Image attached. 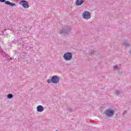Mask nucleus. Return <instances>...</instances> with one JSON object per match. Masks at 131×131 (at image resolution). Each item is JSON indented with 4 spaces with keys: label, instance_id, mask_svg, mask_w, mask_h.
Masks as SVG:
<instances>
[{
    "label": "nucleus",
    "instance_id": "obj_1",
    "mask_svg": "<svg viewBox=\"0 0 131 131\" xmlns=\"http://www.w3.org/2000/svg\"><path fill=\"white\" fill-rule=\"evenodd\" d=\"M71 31V27L68 26H66L62 27V29L59 32V34L61 36H66V35H69V33Z\"/></svg>",
    "mask_w": 131,
    "mask_h": 131
},
{
    "label": "nucleus",
    "instance_id": "obj_14",
    "mask_svg": "<svg viewBox=\"0 0 131 131\" xmlns=\"http://www.w3.org/2000/svg\"><path fill=\"white\" fill-rule=\"evenodd\" d=\"M13 97H14V95H13V94H9L7 95L8 99H12Z\"/></svg>",
    "mask_w": 131,
    "mask_h": 131
},
{
    "label": "nucleus",
    "instance_id": "obj_7",
    "mask_svg": "<svg viewBox=\"0 0 131 131\" xmlns=\"http://www.w3.org/2000/svg\"><path fill=\"white\" fill-rule=\"evenodd\" d=\"M19 4L24 8L25 9H27L29 8V5L28 2L22 0L19 2Z\"/></svg>",
    "mask_w": 131,
    "mask_h": 131
},
{
    "label": "nucleus",
    "instance_id": "obj_4",
    "mask_svg": "<svg viewBox=\"0 0 131 131\" xmlns=\"http://www.w3.org/2000/svg\"><path fill=\"white\" fill-rule=\"evenodd\" d=\"M63 57L66 61H70L72 59V53L71 52H66L63 54Z\"/></svg>",
    "mask_w": 131,
    "mask_h": 131
},
{
    "label": "nucleus",
    "instance_id": "obj_5",
    "mask_svg": "<svg viewBox=\"0 0 131 131\" xmlns=\"http://www.w3.org/2000/svg\"><path fill=\"white\" fill-rule=\"evenodd\" d=\"M104 114H105L107 117H112V116L114 115V111L111 110V108H108L104 112Z\"/></svg>",
    "mask_w": 131,
    "mask_h": 131
},
{
    "label": "nucleus",
    "instance_id": "obj_19",
    "mask_svg": "<svg viewBox=\"0 0 131 131\" xmlns=\"http://www.w3.org/2000/svg\"><path fill=\"white\" fill-rule=\"evenodd\" d=\"M129 53L131 54V50L129 51Z\"/></svg>",
    "mask_w": 131,
    "mask_h": 131
},
{
    "label": "nucleus",
    "instance_id": "obj_17",
    "mask_svg": "<svg viewBox=\"0 0 131 131\" xmlns=\"http://www.w3.org/2000/svg\"><path fill=\"white\" fill-rule=\"evenodd\" d=\"M124 113H126V111H124V113L123 114V117H124Z\"/></svg>",
    "mask_w": 131,
    "mask_h": 131
},
{
    "label": "nucleus",
    "instance_id": "obj_13",
    "mask_svg": "<svg viewBox=\"0 0 131 131\" xmlns=\"http://www.w3.org/2000/svg\"><path fill=\"white\" fill-rule=\"evenodd\" d=\"M95 53H96V51L95 50H90L89 51V53L90 54V55H93V54H95Z\"/></svg>",
    "mask_w": 131,
    "mask_h": 131
},
{
    "label": "nucleus",
    "instance_id": "obj_2",
    "mask_svg": "<svg viewBox=\"0 0 131 131\" xmlns=\"http://www.w3.org/2000/svg\"><path fill=\"white\" fill-rule=\"evenodd\" d=\"M60 81V78L58 76L55 75L52 77L51 79H48V83H59Z\"/></svg>",
    "mask_w": 131,
    "mask_h": 131
},
{
    "label": "nucleus",
    "instance_id": "obj_12",
    "mask_svg": "<svg viewBox=\"0 0 131 131\" xmlns=\"http://www.w3.org/2000/svg\"><path fill=\"white\" fill-rule=\"evenodd\" d=\"M123 45L124 46V47H126V48H127V47H129L130 44L128 43L127 42V41H124V42H123Z\"/></svg>",
    "mask_w": 131,
    "mask_h": 131
},
{
    "label": "nucleus",
    "instance_id": "obj_16",
    "mask_svg": "<svg viewBox=\"0 0 131 131\" xmlns=\"http://www.w3.org/2000/svg\"><path fill=\"white\" fill-rule=\"evenodd\" d=\"M68 110H69V112H72V109L70 107H69Z\"/></svg>",
    "mask_w": 131,
    "mask_h": 131
},
{
    "label": "nucleus",
    "instance_id": "obj_18",
    "mask_svg": "<svg viewBox=\"0 0 131 131\" xmlns=\"http://www.w3.org/2000/svg\"><path fill=\"white\" fill-rule=\"evenodd\" d=\"M13 59H14V58H13V57H10V59H9V60H13Z\"/></svg>",
    "mask_w": 131,
    "mask_h": 131
},
{
    "label": "nucleus",
    "instance_id": "obj_11",
    "mask_svg": "<svg viewBox=\"0 0 131 131\" xmlns=\"http://www.w3.org/2000/svg\"><path fill=\"white\" fill-rule=\"evenodd\" d=\"M1 54L3 56H4V57H7V58H9L10 57L8 54L6 53V52L3 50L2 51Z\"/></svg>",
    "mask_w": 131,
    "mask_h": 131
},
{
    "label": "nucleus",
    "instance_id": "obj_15",
    "mask_svg": "<svg viewBox=\"0 0 131 131\" xmlns=\"http://www.w3.org/2000/svg\"><path fill=\"white\" fill-rule=\"evenodd\" d=\"M113 68L114 69H118V66H114Z\"/></svg>",
    "mask_w": 131,
    "mask_h": 131
},
{
    "label": "nucleus",
    "instance_id": "obj_10",
    "mask_svg": "<svg viewBox=\"0 0 131 131\" xmlns=\"http://www.w3.org/2000/svg\"><path fill=\"white\" fill-rule=\"evenodd\" d=\"M122 92L119 91V90H115V95L116 96H120V94H122Z\"/></svg>",
    "mask_w": 131,
    "mask_h": 131
},
{
    "label": "nucleus",
    "instance_id": "obj_3",
    "mask_svg": "<svg viewBox=\"0 0 131 131\" xmlns=\"http://www.w3.org/2000/svg\"><path fill=\"white\" fill-rule=\"evenodd\" d=\"M82 16L83 19H85V20H89V19H91L92 15L90 11H85L83 12Z\"/></svg>",
    "mask_w": 131,
    "mask_h": 131
},
{
    "label": "nucleus",
    "instance_id": "obj_8",
    "mask_svg": "<svg viewBox=\"0 0 131 131\" xmlns=\"http://www.w3.org/2000/svg\"><path fill=\"white\" fill-rule=\"evenodd\" d=\"M43 106L42 105H38L37 106V112H42L44 110Z\"/></svg>",
    "mask_w": 131,
    "mask_h": 131
},
{
    "label": "nucleus",
    "instance_id": "obj_9",
    "mask_svg": "<svg viewBox=\"0 0 131 131\" xmlns=\"http://www.w3.org/2000/svg\"><path fill=\"white\" fill-rule=\"evenodd\" d=\"M75 4L76 6H81L83 4V0H76Z\"/></svg>",
    "mask_w": 131,
    "mask_h": 131
},
{
    "label": "nucleus",
    "instance_id": "obj_6",
    "mask_svg": "<svg viewBox=\"0 0 131 131\" xmlns=\"http://www.w3.org/2000/svg\"><path fill=\"white\" fill-rule=\"evenodd\" d=\"M0 3H4L5 5H7V6H9V7H15L16 6V4L12 3L10 1H6V0H0Z\"/></svg>",
    "mask_w": 131,
    "mask_h": 131
}]
</instances>
